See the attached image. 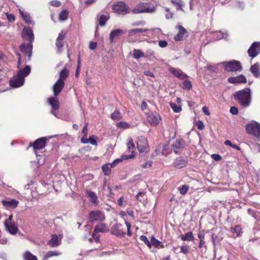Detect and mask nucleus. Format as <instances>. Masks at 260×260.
<instances>
[{"label":"nucleus","mask_w":260,"mask_h":260,"mask_svg":"<svg viewBox=\"0 0 260 260\" xmlns=\"http://www.w3.org/2000/svg\"><path fill=\"white\" fill-rule=\"evenodd\" d=\"M234 97L243 107H247L250 105L251 96L249 89L246 88L236 91L234 94Z\"/></svg>","instance_id":"obj_1"},{"label":"nucleus","mask_w":260,"mask_h":260,"mask_svg":"<svg viewBox=\"0 0 260 260\" xmlns=\"http://www.w3.org/2000/svg\"><path fill=\"white\" fill-rule=\"evenodd\" d=\"M156 7L150 3H139L132 10L134 14L153 13L155 11Z\"/></svg>","instance_id":"obj_2"},{"label":"nucleus","mask_w":260,"mask_h":260,"mask_svg":"<svg viewBox=\"0 0 260 260\" xmlns=\"http://www.w3.org/2000/svg\"><path fill=\"white\" fill-rule=\"evenodd\" d=\"M222 63L224 64V70L227 72L241 71L242 69L241 63L237 60H233Z\"/></svg>","instance_id":"obj_3"},{"label":"nucleus","mask_w":260,"mask_h":260,"mask_svg":"<svg viewBox=\"0 0 260 260\" xmlns=\"http://www.w3.org/2000/svg\"><path fill=\"white\" fill-rule=\"evenodd\" d=\"M246 129L248 133L258 139L260 138V124L259 123L253 121L247 125Z\"/></svg>","instance_id":"obj_4"},{"label":"nucleus","mask_w":260,"mask_h":260,"mask_svg":"<svg viewBox=\"0 0 260 260\" xmlns=\"http://www.w3.org/2000/svg\"><path fill=\"white\" fill-rule=\"evenodd\" d=\"M89 219L91 222L103 221L105 219L104 213L100 210H92L89 214Z\"/></svg>","instance_id":"obj_5"},{"label":"nucleus","mask_w":260,"mask_h":260,"mask_svg":"<svg viewBox=\"0 0 260 260\" xmlns=\"http://www.w3.org/2000/svg\"><path fill=\"white\" fill-rule=\"evenodd\" d=\"M12 215H10L5 221L6 230L12 235H15L18 231L17 226L14 221H12Z\"/></svg>","instance_id":"obj_6"},{"label":"nucleus","mask_w":260,"mask_h":260,"mask_svg":"<svg viewBox=\"0 0 260 260\" xmlns=\"http://www.w3.org/2000/svg\"><path fill=\"white\" fill-rule=\"evenodd\" d=\"M46 137L39 138L33 143H30L29 146H32L36 153H37L38 150L42 149L45 147L46 144Z\"/></svg>","instance_id":"obj_7"},{"label":"nucleus","mask_w":260,"mask_h":260,"mask_svg":"<svg viewBox=\"0 0 260 260\" xmlns=\"http://www.w3.org/2000/svg\"><path fill=\"white\" fill-rule=\"evenodd\" d=\"M113 10L118 14H128L129 13L128 7L124 2H120L113 6Z\"/></svg>","instance_id":"obj_8"},{"label":"nucleus","mask_w":260,"mask_h":260,"mask_svg":"<svg viewBox=\"0 0 260 260\" xmlns=\"http://www.w3.org/2000/svg\"><path fill=\"white\" fill-rule=\"evenodd\" d=\"M63 236L59 234L58 236L53 234L51 236V239L49 240L47 244L51 247H56L59 246L61 244V241Z\"/></svg>","instance_id":"obj_9"},{"label":"nucleus","mask_w":260,"mask_h":260,"mask_svg":"<svg viewBox=\"0 0 260 260\" xmlns=\"http://www.w3.org/2000/svg\"><path fill=\"white\" fill-rule=\"evenodd\" d=\"M260 51V42H255L248 50V53L250 57L254 58L256 57Z\"/></svg>","instance_id":"obj_10"},{"label":"nucleus","mask_w":260,"mask_h":260,"mask_svg":"<svg viewBox=\"0 0 260 260\" xmlns=\"http://www.w3.org/2000/svg\"><path fill=\"white\" fill-rule=\"evenodd\" d=\"M32 49V44L31 43L27 44L22 43L20 46L21 51L27 56V60L28 61L31 59Z\"/></svg>","instance_id":"obj_11"},{"label":"nucleus","mask_w":260,"mask_h":260,"mask_svg":"<svg viewBox=\"0 0 260 260\" xmlns=\"http://www.w3.org/2000/svg\"><path fill=\"white\" fill-rule=\"evenodd\" d=\"M24 83V79L21 76H19L18 74L14 76L10 81V86L14 88H17L22 86Z\"/></svg>","instance_id":"obj_12"},{"label":"nucleus","mask_w":260,"mask_h":260,"mask_svg":"<svg viewBox=\"0 0 260 260\" xmlns=\"http://www.w3.org/2000/svg\"><path fill=\"white\" fill-rule=\"evenodd\" d=\"M22 36L24 40L29 41L32 43L34 40L32 30L29 27H24L22 32Z\"/></svg>","instance_id":"obj_13"},{"label":"nucleus","mask_w":260,"mask_h":260,"mask_svg":"<svg viewBox=\"0 0 260 260\" xmlns=\"http://www.w3.org/2000/svg\"><path fill=\"white\" fill-rule=\"evenodd\" d=\"M66 37V32L63 30H62L58 35V37L56 40L55 46L57 48L58 52H60L61 51V49L63 47V40Z\"/></svg>","instance_id":"obj_14"},{"label":"nucleus","mask_w":260,"mask_h":260,"mask_svg":"<svg viewBox=\"0 0 260 260\" xmlns=\"http://www.w3.org/2000/svg\"><path fill=\"white\" fill-rule=\"evenodd\" d=\"M122 225L119 223L114 224L111 229L112 234L117 236H122L124 235L125 232L122 228Z\"/></svg>","instance_id":"obj_15"},{"label":"nucleus","mask_w":260,"mask_h":260,"mask_svg":"<svg viewBox=\"0 0 260 260\" xmlns=\"http://www.w3.org/2000/svg\"><path fill=\"white\" fill-rule=\"evenodd\" d=\"M64 86V82L61 81V80H57L52 87L53 95L57 96L58 94L62 91Z\"/></svg>","instance_id":"obj_16"},{"label":"nucleus","mask_w":260,"mask_h":260,"mask_svg":"<svg viewBox=\"0 0 260 260\" xmlns=\"http://www.w3.org/2000/svg\"><path fill=\"white\" fill-rule=\"evenodd\" d=\"M179 32L174 37V39L176 41H182L185 39L188 36V32L186 29L182 26L179 25L178 26Z\"/></svg>","instance_id":"obj_17"},{"label":"nucleus","mask_w":260,"mask_h":260,"mask_svg":"<svg viewBox=\"0 0 260 260\" xmlns=\"http://www.w3.org/2000/svg\"><path fill=\"white\" fill-rule=\"evenodd\" d=\"M185 145L184 141L182 139H177L173 144L174 152L176 153H179L184 148Z\"/></svg>","instance_id":"obj_18"},{"label":"nucleus","mask_w":260,"mask_h":260,"mask_svg":"<svg viewBox=\"0 0 260 260\" xmlns=\"http://www.w3.org/2000/svg\"><path fill=\"white\" fill-rule=\"evenodd\" d=\"M3 205L7 208H15L18 205L19 202L15 199H8L2 201Z\"/></svg>","instance_id":"obj_19"},{"label":"nucleus","mask_w":260,"mask_h":260,"mask_svg":"<svg viewBox=\"0 0 260 260\" xmlns=\"http://www.w3.org/2000/svg\"><path fill=\"white\" fill-rule=\"evenodd\" d=\"M228 80L229 83L234 84L245 83L247 81L245 77L243 75L230 77Z\"/></svg>","instance_id":"obj_20"},{"label":"nucleus","mask_w":260,"mask_h":260,"mask_svg":"<svg viewBox=\"0 0 260 260\" xmlns=\"http://www.w3.org/2000/svg\"><path fill=\"white\" fill-rule=\"evenodd\" d=\"M86 196L89 198V201L95 206L99 204L98 197L95 192L91 190H86Z\"/></svg>","instance_id":"obj_21"},{"label":"nucleus","mask_w":260,"mask_h":260,"mask_svg":"<svg viewBox=\"0 0 260 260\" xmlns=\"http://www.w3.org/2000/svg\"><path fill=\"white\" fill-rule=\"evenodd\" d=\"M48 104L53 110H57L59 108V103L57 96L54 95L48 99Z\"/></svg>","instance_id":"obj_22"},{"label":"nucleus","mask_w":260,"mask_h":260,"mask_svg":"<svg viewBox=\"0 0 260 260\" xmlns=\"http://www.w3.org/2000/svg\"><path fill=\"white\" fill-rule=\"evenodd\" d=\"M169 70L173 75L179 79L183 80L187 77V76L180 70L171 67L169 69Z\"/></svg>","instance_id":"obj_23"},{"label":"nucleus","mask_w":260,"mask_h":260,"mask_svg":"<svg viewBox=\"0 0 260 260\" xmlns=\"http://www.w3.org/2000/svg\"><path fill=\"white\" fill-rule=\"evenodd\" d=\"M160 120V117L159 115L156 113L151 114L148 116V120L152 125H157L158 124Z\"/></svg>","instance_id":"obj_24"},{"label":"nucleus","mask_w":260,"mask_h":260,"mask_svg":"<svg viewBox=\"0 0 260 260\" xmlns=\"http://www.w3.org/2000/svg\"><path fill=\"white\" fill-rule=\"evenodd\" d=\"M188 163L186 159L183 158L182 157H179L176 159L174 162V166L177 169H181L185 167Z\"/></svg>","instance_id":"obj_25"},{"label":"nucleus","mask_w":260,"mask_h":260,"mask_svg":"<svg viewBox=\"0 0 260 260\" xmlns=\"http://www.w3.org/2000/svg\"><path fill=\"white\" fill-rule=\"evenodd\" d=\"M147 147L146 139L144 137H141L137 143V147L139 151L141 152H144Z\"/></svg>","instance_id":"obj_26"},{"label":"nucleus","mask_w":260,"mask_h":260,"mask_svg":"<svg viewBox=\"0 0 260 260\" xmlns=\"http://www.w3.org/2000/svg\"><path fill=\"white\" fill-rule=\"evenodd\" d=\"M124 33V31L123 30L120 29L112 30L110 34V42L111 43L113 42L114 39L117 38L119 36Z\"/></svg>","instance_id":"obj_27"},{"label":"nucleus","mask_w":260,"mask_h":260,"mask_svg":"<svg viewBox=\"0 0 260 260\" xmlns=\"http://www.w3.org/2000/svg\"><path fill=\"white\" fill-rule=\"evenodd\" d=\"M94 229L95 232L105 233L109 231L107 224L103 223H99Z\"/></svg>","instance_id":"obj_28"},{"label":"nucleus","mask_w":260,"mask_h":260,"mask_svg":"<svg viewBox=\"0 0 260 260\" xmlns=\"http://www.w3.org/2000/svg\"><path fill=\"white\" fill-rule=\"evenodd\" d=\"M250 71L255 77L257 78L260 76V68L258 63H255L252 66Z\"/></svg>","instance_id":"obj_29"},{"label":"nucleus","mask_w":260,"mask_h":260,"mask_svg":"<svg viewBox=\"0 0 260 260\" xmlns=\"http://www.w3.org/2000/svg\"><path fill=\"white\" fill-rule=\"evenodd\" d=\"M30 67L29 66H26L24 68L20 70L17 74L19 76L23 77V79L27 76L30 73Z\"/></svg>","instance_id":"obj_30"},{"label":"nucleus","mask_w":260,"mask_h":260,"mask_svg":"<svg viewBox=\"0 0 260 260\" xmlns=\"http://www.w3.org/2000/svg\"><path fill=\"white\" fill-rule=\"evenodd\" d=\"M172 4L174 5L177 10L184 11L182 7L184 5L182 0H171Z\"/></svg>","instance_id":"obj_31"},{"label":"nucleus","mask_w":260,"mask_h":260,"mask_svg":"<svg viewBox=\"0 0 260 260\" xmlns=\"http://www.w3.org/2000/svg\"><path fill=\"white\" fill-rule=\"evenodd\" d=\"M182 241H192L194 239L193 234L191 232H189L184 235L180 236Z\"/></svg>","instance_id":"obj_32"},{"label":"nucleus","mask_w":260,"mask_h":260,"mask_svg":"<svg viewBox=\"0 0 260 260\" xmlns=\"http://www.w3.org/2000/svg\"><path fill=\"white\" fill-rule=\"evenodd\" d=\"M69 71L66 68H64L62 71L60 72L59 77L58 80H61V81H64L69 76Z\"/></svg>","instance_id":"obj_33"},{"label":"nucleus","mask_w":260,"mask_h":260,"mask_svg":"<svg viewBox=\"0 0 260 260\" xmlns=\"http://www.w3.org/2000/svg\"><path fill=\"white\" fill-rule=\"evenodd\" d=\"M61 254V252L56 251H48L43 257L44 260H47L50 257L54 256H58Z\"/></svg>","instance_id":"obj_34"},{"label":"nucleus","mask_w":260,"mask_h":260,"mask_svg":"<svg viewBox=\"0 0 260 260\" xmlns=\"http://www.w3.org/2000/svg\"><path fill=\"white\" fill-rule=\"evenodd\" d=\"M23 259L24 260H38V258L36 256L33 255L29 251H26L23 254Z\"/></svg>","instance_id":"obj_35"},{"label":"nucleus","mask_w":260,"mask_h":260,"mask_svg":"<svg viewBox=\"0 0 260 260\" xmlns=\"http://www.w3.org/2000/svg\"><path fill=\"white\" fill-rule=\"evenodd\" d=\"M110 17L108 15H105L102 14L100 16V18L99 19V24L103 26H104L107 21V20L109 19Z\"/></svg>","instance_id":"obj_36"},{"label":"nucleus","mask_w":260,"mask_h":260,"mask_svg":"<svg viewBox=\"0 0 260 260\" xmlns=\"http://www.w3.org/2000/svg\"><path fill=\"white\" fill-rule=\"evenodd\" d=\"M133 55L135 58L139 59L140 57H144L145 54L139 49H134L133 50Z\"/></svg>","instance_id":"obj_37"},{"label":"nucleus","mask_w":260,"mask_h":260,"mask_svg":"<svg viewBox=\"0 0 260 260\" xmlns=\"http://www.w3.org/2000/svg\"><path fill=\"white\" fill-rule=\"evenodd\" d=\"M111 167L109 164H107L103 166L102 170L104 174L106 176L109 175L111 173Z\"/></svg>","instance_id":"obj_38"},{"label":"nucleus","mask_w":260,"mask_h":260,"mask_svg":"<svg viewBox=\"0 0 260 260\" xmlns=\"http://www.w3.org/2000/svg\"><path fill=\"white\" fill-rule=\"evenodd\" d=\"M127 148L128 150V151L129 152H131L132 154H133L134 152V149L135 148V145L133 142V139L131 138L128 139V142L127 144Z\"/></svg>","instance_id":"obj_39"},{"label":"nucleus","mask_w":260,"mask_h":260,"mask_svg":"<svg viewBox=\"0 0 260 260\" xmlns=\"http://www.w3.org/2000/svg\"><path fill=\"white\" fill-rule=\"evenodd\" d=\"M148 30V29H143V28H136L131 29L129 30V34L130 35H134L136 34L142 33L143 32H146Z\"/></svg>","instance_id":"obj_40"},{"label":"nucleus","mask_w":260,"mask_h":260,"mask_svg":"<svg viewBox=\"0 0 260 260\" xmlns=\"http://www.w3.org/2000/svg\"><path fill=\"white\" fill-rule=\"evenodd\" d=\"M111 118L114 120H119L121 118L120 112L118 110L114 111L111 115Z\"/></svg>","instance_id":"obj_41"},{"label":"nucleus","mask_w":260,"mask_h":260,"mask_svg":"<svg viewBox=\"0 0 260 260\" xmlns=\"http://www.w3.org/2000/svg\"><path fill=\"white\" fill-rule=\"evenodd\" d=\"M68 16V11L66 10L62 11L59 15V19L61 21H64L67 19Z\"/></svg>","instance_id":"obj_42"},{"label":"nucleus","mask_w":260,"mask_h":260,"mask_svg":"<svg viewBox=\"0 0 260 260\" xmlns=\"http://www.w3.org/2000/svg\"><path fill=\"white\" fill-rule=\"evenodd\" d=\"M170 106L173 111L176 113L180 112L181 110V106L177 105L176 104L174 103H171Z\"/></svg>","instance_id":"obj_43"},{"label":"nucleus","mask_w":260,"mask_h":260,"mask_svg":"<svg viewBox=\"0 0 260 260\" xmlns=\"http://www.w3.org/2000/svg\"><path fill=\"white\" fill-rule=\"evenodd\" d=\"M192 87L191 82L189 80H185L183 83V88L185 90H189Z\"/></svg>","instance_id":"obj_44"},{"label":"nucleus","mask_w":260,"mask_h":260,"mask_svg":"<svg viewBox=\"0 0 260 260\" xmlns=\"http://www.w3.org/2000/svg\"><path fill=\"white\" fill-rule=\"evenodd\" d=\"M190 247L187 245H184L180 246V252L184 254L188 253Z\"/></svg>","instance_id":"obj_45"},{"label":"nucleus","mask_w":260,"mask_h":260,"mask_svg":"<svg viewBox=\"0 0 260 260\" xmlns=\"http://www.w3.org/2000/svg\"><path fill=\"white\" fill-rule=\"evenodd\" d=\"M151 246L153 245L155 247H157L161 243L158 240L156 239L153 236H152L150 239Z\"/></svg>","instance_id":"obj_46"},{"label":"nucleus","mask_w":260,"mask_h":260,"mask_svg":"<svg viewBox=\"0 0 260 260\" xmlns=\"http://www.w3.org/2000/svg\"><path fill=\"white\" fill-rule=\"evenodd\" d=\"M188 189L189 187L187 185H183L182 186H181L179 189L180 194L182 195L185 194L188 191Z\"/></svg>","instance_id":"obj_47"},{"label":"nucleus","mask_w":260,"mask_h":260,"mask_svg":"<svg viewBox=\"0 0 260 260\" xmlns=\"http://www.w3.org/2000/svg\"><path fill=\"white\" fill-rule=\"evenodd\" d=\"M117 126L120 128L123 129L128 128L130 127V125L128 123L126 122H120L117 124Z\"/></svg>","instance_id":"obj_48"},{"label":"nucleus","mask_w":260,"mask_h":260,"mask_svg":"<svg viewBox=\"0 0 260 260\" xmlns=\"http://www.w3.org/2000/svg\"><path fill=\"white\" fill-rule=\"evenodd\" d=\"M241 231V228L239 225H237L235 228H231V232L233 233H236L237 236H239Z\"/></svg>","instance_id":"obj_49"},{"label":"nucleus","mask_w":260,"mask_h":260,"mask_svg":"<svg viewBox=\"0 0 260 260\" xmlns=\"http://www.w3.org/2000/svg\"><path fill=\"white\" fill-rule=\"evenodd\" d=\"M140 239L144 242L149 248L151 247L150 241L148 240L147 238L144 235H142L140 237Z\"/></svg>","instance_id":"obj_50"},{"label":"nucleus","mask_w":260,"mask_h":260,"mask_svg":"<svg viewBox=\"0 0 260 260\" xmlns=\"http://www.w3.org/2000/svg\"><path fill=\"white\" fill-rule=\"evenodd\" d=\"M37 155V158L38 160V162L40 165H42L44 163L45 161V157L44 155Z\"/></svg>","instance_id":"obj_51"},{"label":"nucleus","mask_w":260,"mask_h":260,"mask_svg":"<svg viewBox=\"0 0 260 260\" xmlns=\"http://www.w3.org/2000/svg\"><path fill=\"white\" fill-rule=\"evenodd\" d=\"M165 10L168 12V13L166 14V18L167 19L172 18L173 17V14L170 12V9L169 8H166Z\"/></svg>","instance_id":"obj_52"},{"label":"nucleus","mask_w":260,"mask_h":260,"mask_svg":"<svg viewBox=\"0 0 260 260\" xmlns=\"http://www.w3.org/2000/svg\"><path fill=\"white\" fill-rule=\"evenodd\" d=\"M144 54H145V56L148 57L153 56L154 52L151 49H148L146 50V51L145 52V53Z\"/></svg>","instance_id":"obj_53"},{"label":"nucleus","mask_w":260,"mask_h":260,"mask_svg":"<svg viewBox=\"0 0 260 260\" xmlns=\"http://www.w3.org/2000/svg\"><path fill=\"white\" fill-rule=\"evenodd\" d=\"M22 17L26 23H30L31 19L29 14L25 13V14L23 16H22Z\"/></svg>","instance_id":"obj_54"},{"label":"nucleus","mask_w":260,"mask_h":260,"mask_svg":"<svg viewBox=\"0 0 260 260\" xmlns=\"http://www.w3.org/2000/svg\"><path fill=\"white\" fill-rule=\"evenodd\" d=\"M134 157V154H132V153H131L129 155L124 154V155H121V158H122V160L131 159V158H133Z\"/></svg>","instance_id":"obj_55"},{"label":"nucleus","mask_w":260,"mask_h":260,"mask_svg":"<svg viewBox=\"0 0 260 260\" xmlns=\"http://www.w3.org/2000/svg\"><path fill=\"white\" fill-rule=\"evenodd\" d=\"M89 143L93 145H97V142L95 139V137L94 136H91L89 138Z\"/></svg>","instance_id":"obj_56"},{"label":"nucleus","mask_w":260,"mask_h":260,"mask_svg":"<svg viewBox=\"0 0 260 260\" xmlns=\"http://www.w3.org/2000/svg\"><path fill=\"white\" fill-rule=\"evenodd\" d=\"M197 126L198 128L200 130L203 129L205 127L203 122L201 120L198 121L197 122Z\"/></svg>","instance_id":"obj_57"},{"label":"nucleus","mask_w":260,"mask_h":260,"mask_svg":"<svg viewBox=\"0 0 260 260\" xmlns=\"http://www.w3.org/2000/svg\"><path fill=\"white\" fill-rule=\"evenodd\" d=\"M158 45L161 48H164L168 45V42L165 40H160L158 42Z\"/></svg>","instance_id":"obj_58"},{"label":"nucleus","mask_w":260,"mask_h":260,"mask_svg":"<svg viewBox=\"0 0 260 260\" xmlns=\"http://www.w3.org/2000/svg\"><path fill=\"white\" fill-rule=\"evenodd\" d=\"M211 158L216 161L221 160V156L218 154H213L211 155Z\"/></svg>","instance_id":"obj_59"},{"label":"nucleus","mask_w":260,"mask_h":260,"mask_svg":"<svg viewBox=\"0 0 260 260\" xmlns=\"http://www.w3.org/2000/svg\"><path fill=\"white\" fill-rule=\"evenodd\" d=\"M50 5L52 6L58 7L61 5V3L58 1H52L50 2Z\"/></svg>","instance_id":"obj_60"},{"label":"nucleus","mask_w":260,"mask_h":260,"mask_svg":"<svg viewBox=\"0 0 260 260\" xmlns=\"http://www.w3.org/2000/svg\"><path fill=\"white\" fill-rule=\"evenodd\" d=\"M230 112L233 115H237L238 113V110L236 107H232L230 109Z\"/></svg>","instance_id":"obj_61"},{"label":"nucleus","mask_w":260,"mask_h":260,"mask_svg":"<svg viewBox=\"0 0 260 260\" xmlns=\"http://www.w3.org/2000/svg\"><path fill=\"white\" fill-rule=\"evenodd\" d=\"M198 236V238L200 239V240H204L205 237L204 231H199Z\"/></svg>","instance_id":"obj_62"},{"label":"nucleus","mask_w":260,"mask_h":260,"mask_svg":"<svg viewBox=\"0 0 260 260\" xmlns=\"http://www.w3.org/2000/svg\"><path fill=\"white\" fill-rule=\"evenodd\" d=\"M98 233L99 232H95L94 230V232L92 235V237L95 239L96 241H98L99 239L100 236L98 234Z\"/></svg>","instance_id":"obj_63"},{"label":"nucleus","mask_w":260,"mask_h":260,"mask_svg":"<svg viewBox=\"0 0 260 260\" xmlns=\"http://www.w3.org/2000/svg\"><path fill=\"white\" fill-rule=\"evenodd\" d=\"M96 46H97V44L96 42H91L89 44V48L91 50L94 49L96 47Z\"/></svg>","instance_id":"obj_64"}]
</instances>
